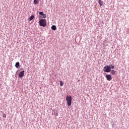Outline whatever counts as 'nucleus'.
Instances as JSON below:
<instances>
[{
    "label": "nucleus",
    "mask_w": 129,
    "mask_h": 129,
    "mask_svg": "<svg viewBox=\"0 0 129 129\" xmlns=\"http://www.w3.org/2000/svg\"><path fill=\"white\" fill-rule=\"evenodd\" d=\"M114 68V66L112 64H110L109 66H106L103 68L104 72H107V73L110 72L111 71V69H113Z\"/></svg>",
    "instance_id": "f257e3e1"
},
{
    "label": "nucleus",
    "mask_w": 129,
    "mask_h": 129,
    "mask_svg": "<svg viewBox=\"0 0 129 129\" xmlns=\"http://www.w3.org/2000/svg\"><path fill=\"white\" fill-rule=\"evenodd\" d=\"M34 4H35V5L39 4V0H34Z\"/></svg>",
    "instance_id": "9b49d317"
},
{
    "label": "nucleus",
    "mask_w": 129,
    "mask_h": 129,
    "mask_svg": "<svg viewBox=\"0 0 129 129\" xmlns=\"http://www.w3.org/2000/svg\"><path fill=\"white\" fill-rule=\"evenodd\" d=\"M98 3H99V5H100V6H103V2L102 1H101V0H99Z\"/></svg>",
    "instance_id": "6e6552de"
},
{
    "label": "nucleus",
    "mask_w": 129,
    "mask_h": 129,
    "mask_svg": "<svg viewBox=\"0 0 129 129\" xmlns=\"http://www.w3.org/2000/svg\"><path fill=\"white\" fill-rule=\"evenodd\" d=\"M3 117H6V114H4V115H3Z\"/></svg>",
    "instance_id": "dca6fc26"
},
{
    "label": "nucleus",
    "mask_w": 129,
    "mask_h": 129,
    "mask_svg": "<svg viewBox=\"0 0 129 129\" xmlns=\"http://www.w3.org/2000/svg\"><path fill=\"white\" fill-rule=\"evenodd\" d=\"M105 77L107 80H108V81H110L112 79V78L111 77V75H107L105 76Z\"/></svg>",
    "instance_id": "20e7f679"
},
{
    "label": "nucleus",
    "mask_w": 129,
    "mask_h": 129,
    "mask_svg": "<svg viewBox=\"0 0 129 129\" xmlns=\"http://www.w3.org/2000/svg\"><path fill=\"white\" fill-rule=\"evenodd\" d=\"M66 100L67 101L68 106H71V102L72 101V97H71V96H67L66 97Z\"/></svg>",
    "instance_id": "f03ea898"
},
{
    "label": "nucleus",
    "mask_w": 129,
    "mask_h": 129,
    "mask_svg": "<svg viewBox=\"0 0 129 129\" xmlns=\"http://www.w3.org/2000/svg\"><path fill=\"white\" fill-rule=\"evenodd\" d=\"M54 114L55 116H57L58 115V112L54 113Z\"/></svg>",
    "instance_id": "2eb2a0df"
},
{
    "label": "nucleus",
    "mask_w": 129,
    "mask_h": 129,
    "mask_svg": "<svg viewBox=\"0 0 129 129\" xmlns=\"http://www.w3.org/2000/svg\"><path fill=\"white\" fill-rule=\"evenodd\" d=\"M15 67L17 68V69H20V62H17L15 64Z\"/></svg>",
    "instance_id": "423d86ee"
},
{
    "label": "nucleus",
    "mask_w": 129,
    "mask_h": 129,
    "mask_svg": "<svg viewBox=\"0 0 129 129\" xmlns=\"http://www.w3.org/2000/svg\"><path fill=\"white\" fill-rule=\"evenodd\" d=\"M110 74H112V75H114L115 74V71L114 70H111Z\"/></svg>",
    "instance_id": "9d476101"
},
{
    "label": "nucleus",
    "mask_w": 129,
    "mask_h": 129,
    "mask_svg": "<svg viewBox=\"0 0 129 129\" xmlns=\"http://www.w3.org/2000/svg\"><path fill=\"white\" fill-rule=\"evenodd\" d=\"M43 14H44V12H39V15H40L41 16H43Z\"/></svg>",
    "instance_id": "ddd939ff"
},
{
    "label": "nucleus",
    "mask_w": 129,
    "mask_h": 129,
    "mask_svg": "<svg viewBox=\"0 0 129 129\" xmlns=\"http://www.w3.org/2000/svg\"><path fill=\"white\" fill-rule=\"evenodd\" d=\"M24 75H25V71H23L20 72L19 74V76L20 78H22V77H23V76H24Z\"/></svg>",
    "instance_id": "39448f33"
},
{
    "label": "nucleus",
    "mask_w": 129,
    "mask_h": 129,
    "mask_svg": "<svg viewBox=\"0 0 129 129\" xmlns=\"http://www.w3.org/2000/svg\"><path fill=\"white\" fill-rule=\"evenodd\" d=\"M34 18H35V16L34 15H32L29 18V21H32L34 19Z\"/></svg>",
    "instance_id": "1a4fd4ad"
},
{
    "label": "nucleus",
    "mask_w": 129,
    "mask_h": 129,
    "mask_svg": "<svg viewBox=\"0 0 129 129\" xmlns=\"http://www.w3.org/2000/svg\"><path fill=\"white\" fill-rule=\"evenodd\" d=\"M42 17H43V18H44V19H45V18H46V14H43V15H42Z\"/></svg>",
    "instance_id": "4468645a"
},
{
    "label": "nucleus",
    "mask_w": 129,
    "mask_h": 129,
    "mask_svg": "<svg viewBox=\"0 0 129 129\" xmlns=\"http://www.w3.org/2000/svg\"><path fill=\"white\" fill-rule=\"evenodd\" d=\"M56 29H57V28L56 27V26H55V25H52V26H51V29H52L53 31H56Z\"/></svg>",
    "instance_id": "0eeeda50"
},
{
    "label": "nucleus",
    "mask_w": 129,
    "mask_h": 129,
    "mask_svg": "<svg viewBox=\"0 0 129 129\" xmlns=\"http://www.w3.org/2000/svg\"><path fill=\"white\" fill-rule=\"evenodd\" d=\"M39 25L41 27H46L47 21L45 19H41L39 21Z\"/></svg>",
    "instance_id": "7ed1b4c3"
},
{
    "label": "nucleus",
    "mask_w": 129,
    "mask_h": 129,
    "mask_svg": "<svg viewBox=\"0 0 129 129\" xmlns=\"http://www.w3.org/2000/svg\"><path fill=\"white\" fill-rule=\"evenodd\" d=\"M63 82H62V81H60V86H63Z\"/></svg>",
    "instance_id": "f8f14e48"
}]
</instances>
